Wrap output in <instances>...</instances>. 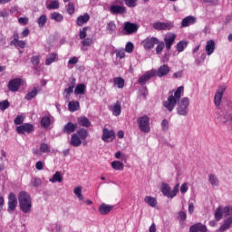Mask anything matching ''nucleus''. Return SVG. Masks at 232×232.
Returning <instances> with one entry per match:
<instances>
[{
	"mask_svg": "<svg viewBox=\"0 0 232 232\" xmlns=\"http://www.w3.org/2000/svg\"><path fill=\"white\" fill-rule=\"evenodd\" d=\"M182 93H184V86L178 87L174 94L169 92L167 101L163 102V106L168 111H172L175 110L178 102V114L186 117L188 115V108H189V98L184 97L180 100Z\"/></svg>",
	"mask_w": 232,
	"mask_h": 232,
	"instance_id": "nucleus-1",
	"label": "nucleus"
},
{
	"mask_svg": "<svg viewBox=\"0 0 232 232\" xmlns=\"http://www.w3.org/2000/svg\"><path fill=\"white\" fill-rule=\"evenodd\" d=\"M18 202L23 213H30L32 211V198L26 191H21L19 193Z\"/></svg>",
	"mask_w": 232,
	"mask_h": 232,
	"instance_id": "nucleus-2",
	"label": "nucleus"
},
{
	"mask_svg": "<svg viewBox=\"0 0 232 232\" xmlns=\"http://www.w3.org/2000/svg\"><path fill=\"white\" fill-rule=\"evenodd\" d=\"M179 189H180L179 183H177L172 190L171 187H169L168 183L161 184V193L164 195V197H167L168 198H175V197H177V194L179 193Z\"/></svg>",
	"mask_w": 232,
	"mask_h": 232,
	"instance_id": "nucleus-3",
	"label": "nucleus"
},
{
	"mask_svg": "<svg viewBox=\"0 0 232 232\" xmlns=\"http://www.w3.org/2000/svg\"><path fill=\"white\" fill-rule=\"evenodd\" d=\"M137 122L140 131H143V133H150V117H148V115L139 117Z\"/></svg>",
	"mask_w": 232,
	"mask_h": 232,
	"instance_id": "nucleus-4",
	"label": "nucleus"
},
{
	"mask_svg": "<svg viewBox=\"0 0 232 232\" xmlns=\"http://www.w3.org/2000/svg\"><path fill=\"white\" fill-rule=\"evenodd\" d=\"M115 137H117L115 130H109L106 127L102 129V140H103V142H113V140H115Z\"/></svg>",
	"mask_w": 232,
	"mask_h": 232,
	"instance_id": "nucleus-5",
	"label": "nucleus"
},
{
	"mask_svg": "<svg viewBox=\"0 0 232 232\" xmlns=\"http://www.w3.org/2000/svg\"><path fill=\"white\" fill-rule=\"evenodd\" d=\"M23 84V79L14 78L9 81L7 88L9 92H19L21 85Z\"/></svg>",
	"mask_w": 232,
	"mask_h": 232,
	"instance_id": "nucleus-6",
	"label": "nucleus"
},
{
	"mask_svg": "<svg viewBox=\"0 0 232 232\" xmlns=\"http://www.w3.org/2000/svg\"><path fill=\"white\" fill-rule=\"evenodd\" d=\"M157 44H159V38L153 36H149L142 41L144 50H151Z\"/></svg>",
	"mask_w": 232,
	"mask_h": 232,
	"instance_id": "nucleus-7",
	"label": "nucleus"
},
{
	"mask_svg": "<svg viewBox=\"0 0 232 232\" xmlns=\"http://www.w3.org/2000/svg\"><path fill=\"white\" fill-rule=\"evenodd\" d=\"M227 87H226V85H222L221 87H219L215 94L214 97V104L215 106L218 107L220 106V103L222 102V97L224 95V92H226Z\"/></svg>",
	"mask_w": 232,
	"mask_h": 232,
	"instance_id": "nucleus-8",
	"label": "nucleus"
},
{
	"mask_svg": "<svg viewBox=\"0 0 232 232\" xmlns=\"http://www.w3.org/2000/svg\"><path fill=\"white\" fill-rule=\"evenodd\" d=\"M15 208H17V197H15V194L11 192L8 196L7 211L9 213H13V211H15Z\"/></svg>",
	"mask_w": 232,
	"mask_h": 232,
	"instance_id": "nucleus-9",
	"label": "nucleus"
},
{
	"mask_svg": "<svg viewBox=\"0 0 232 232\" xmlns=\"http://www.w3.org/2000/svg\"><path fill=\"white\" fill-rule=\"evenodd\" d=\"M173 23L171 22H156L152 24V28H154V30H171V28H173Z\"/></svg>",
	"mask_w": 232,
	"mask_h": 232,
	"instance_id": "nucleus-10",
	"label": "nucleus"
},
{
	"mask_svg": "<svg viewBox=\"0 0 232 232\" xmlns=\"http://www.w3.org/2000/svg\"><path fill=\"white\" fill-rule=\"evenodd\" d=\"M16 131L19 135H24V133H32V131H34V125L30 123H24L16 127Z\"/></svg>",
	"mask_w": 232,
	"mask_h": 232,
	"instance_id": "nucleus-11",
	"label": "nucleus"
},
{
	"mask_svg": "<svg viewBox=\"0 0 232 232\" xmlns=\"http://www.w3.org/2000/svg\"><path fill=\"white\" fill-rule=\"evenodd\" d=\"M110 12L111 14L115 15H123V14H126L128 12V9H126V6L124 5H112L110 7Z\"/></svg>",
	"mask_w": 232,
	"mask_h": 232,
	"instance_id": "nucleus-12",
	"label": "nucleus"
},
{
	"mask_svg": "<svg viewBox=\"0 0 232 232\" xmlns=\"http://www.w3.org/2000/svg\"><path fill=\"white\" fill-rule=\"evenodd\" d=\"M123 29L126 32V35H131V34H135L139 30V25L130 22H125Z\"/></svg>",
	"mask_w": 232,
	"mask_h": 232,
	"instance_id": "nucleus-13",
	"label": "nucleus"
},
{
	"mask_svg": "<svg viewBox=\"0 0 232 232\" xmlns=\"http://www.w3.org/2000/svg\"><path fill=\"white\" fill-rule=\"evenodd\" d=\"M175 39H177V34L170 33L164 38V43L167 50H171V46L175 43Z\"/></svg>",
	"mask_w": 232,
	"mask_h": 232,
	"instance_id": "nucleus-14",
	"label": "nucleus"
},
{
	"mask_svg": "<svg viewBox=\"0 0 232 232\" xmlns=\"http://www.w3.org/2000/svg\"><path fill=\"white\" fill-rule=\"evenodd\" d=\"M169 70L170 69L168 64H163L159 67L157 72H155V75H157V77H166V75H168V73H169Z\"/></svg>",
	"mask_w": 232,
	"mask_h": 232,
	"instance_id": "nucleus-15",
	"label": "nucleus"
},
{
	"mask_svg": "<svg viewBox=\"0 0 232 232\" xmlns=\"http://www.w3.org/2000/svg\"><path fill=\"white\" fill-rule=\"evenodd\" d=\"M189 232H208V227L202 223H195L190 226Z\"/></svg>",
	"mask_w": 232,
	"mask_h": 232,
	"instance_id": "nucleus-16",
	"label": "nucleus"
},
{
	"mask_svg": "<svg viewBox=\"0 0 232 232\" xmlns=\"http://www.w3.org/2000/svg\"><path fill=\"white\" fill-rule=\"evenodd\" d=\"M232 226V216L227 218L218 228V232H226Z\"/></svg>",
	"mask_w": 232,
	"mask_h": 232,
	"instance_id": "nucleus-17",
	"label": "nucleus"
},
{
	"mask_svg": "<svg viewBox=\"0 0 232 232\" xmlns=\"http://www.w3.org/2000/svg\"><path fill=\"white\" fill-rule=\"evenodd\" d=\"M195 23H197V18L189 15L182 19L181 27L186 28V26H190V24H195Z\"/></svg>",
	"mask_w": 232,
	"mask_h": 232,
	"instance_id": "nucleus-18",
	"label": "nucleus"
},
{
	"mask_svg": "<svg viewBox=\"0 0 232 232\" xmlns=\"http://www.w3.org/2000/svg\"><path fill=\"white\" fill-rule=\"evenodd\" d=\"M151 77H155V71H150L143 74L139 78L138 82L139 84H145L150 79H151Z\"/></svg>",
	"mask_w": 232,
	"mask_h": 232,
	"instance_id": "nucleus-19",
	"label": "nucleus"
},
{
	"mask_svg": "<svg viewBox=\"0 0 232 232\" xmlns=\"http://www.w3.org/2000/svg\"><path fill=\"white\" fill-rule=\"evenodd\" d=\"M77 130V123H72L68 122L64 125L63 129V133H67V135H70V133H73Z\"/></svg>",
	"mask_w": 232,
	"mask_h": 232,
	"instance_id": "nucleus-20",
	"label": "nucleus"
},
{
	"mask_svg": "<svg viewBox=\"0 0 232 232\" xmlns=\"http://www.w3.org/2000/svg\"><path fill=\"white\" fill-rule=\"evenodd\" d=\"M111 209H113V205H108V204L102 203L99 207L98 211L102 215H108V213H110Z\"/></svg>",
	"mask_w": 232,
	"mask_h": 232,
	"instance_id": "nucleus-21",
	"label": "nucleus"
},
{
	"mask_svg": "<svg viewBox=\"0 0 232 232\" xmlns=\"http://www.w3.org/2000/svg\"><path fill=\"white\" fill-rule=\"evenodd\" d=\"M90 21V15L88 13H85L83 15H80L76 19V24L77 26H82L83 24H86Z\"/></svg>",
	"mask_w": 232,
	"mask_h": 232,
	"instance_id": "nucleus-22",
	"label": "nucleus"
},
{
	"mask_svg": "<svg viewBox=\"0 0 232 232\" xmlns=\"http://www.w3.org/2000/svg\"><path fill=\"white\" fill-rule=\"evenodd\" d=\"M78 125L82 128H90L92 126V121L85 116H82L78 118Z\"/></svg>",
	"mask_w": 232,
	"mask_h": 232,
	"instance_id": "nucleus-23",
	"label": "nucleus"
},
{
	"mask_svg": "<svg viewBox=\"0 0 232 232\" xmlns=\"http://www.w3.org/2000/svg\"><path fill=\"white\" fill-rule=\"evenodd\" d=\"M70 144L71 146H73V148H79V146L82 144V141L77 134H72L71 137Z\"/></svg>",
	"mask_w": 232,
	"mask_h": 232,
	"instance_id": "nucleus-24",
	"label": "nucleus"
},
{
	"mask_svg": "<svg viewBox=\"0 0 232 232\" xmlns=\"http://www.w3.org/2000/svg\"><path fill=\"white\" fill-rule=\"evenodd\" d=\"M144 202L145 204H148V206H150V208H157V204H159L157 198L151 196H146L144 198Z\"/></svg>",
	"mask_w": 232,
	"mask_h": 232,
	"instance_id": "nucleus-25",
	"label": "nucleus"
},
{
	"mask_svg": "<svg viewBox=\"0 0 232 232\" xmlns=\"http://www.w3.org/2000/svg\"><path fill=\"white\" fill-rule=\"evenodd\" d=\"M206 52L208 55H212L215 52V41L209 40L207 42Z\"/></svg>",
	"mask_w": 232,
	"mask_h": 232,
	"instance_id": "nucleus-26",
	"label": "nucleus"
},
{
	"mask_svg": "<svg viewBox=\"0 0 232 232\" xmlns=\"http://www.w3.org/2000/svg\"><path fill=\"white\" fill-rule=\"evenodd\" d=\"M112 115L119 117L121 112V102L117 101L115 104L111 107Z\"/></svg>",
	"mask_w": 232,
	"mask_h": 232,
	"instance_id": "nucleus-27",
	"label": "nucleus"
},
{
	"mask_svg": "<svg viewBox=\"0 0 232 232\" xmlns=\"http://www.w3.org/2000/svg\"><path fill=\"white\" fill-rule=\"evenodd\" d=\"M106 30L108 34H110L111 35H113V34L117 32V24H115V22L114 21L109 22L107 24Z\"/></svg>",
	"mask_w": 232,
	"mask_h": 232,
	"instance_id": "nucleus-28",
	"label": "nucleus"
},
{
	"mask_svg": "<svg viewBox=\"0 0 232 232\" xmlns=\"http://www.w3.org/2000/svg\"><path fill=\"white\" fill-rule=\"evenodd\" d=\"M112 169H116V171H123L124 164L119 160L112 161L111 163Z\"/></svg>",
	"mask_w": 232,
	"mask_h": 232,
	"instance_id": "nucleus-29",
	"label": "nucleus"
},
{
	"mask_svg": "<svg viewBox=\"0 0 232 232\" xmlns=\"http://www.w3.org/2000/svg\"><path fill=\"white\" fill-rule=\"evenodd\" d=\"M37 93H39L37 87H34L33 90L29 92L24 98L26 101H32V99H35V97H37Z\"/></svg>",
	"mask_w": 232,
	"mask_h": 232,
	"instance_id": "nucleus-30",
	"label": "nucleus"
},
{
	"mask_svg": "<svg viewBox=\"0 0 232 232\" xmlns=\"http://www.w3.org/2000/svg\"><path fill=\"white\" fill-rule=\"evenodd\" d=\"M229 121H232V111H227L223 113V116L221 117V122L226 124V122H229Z\"/></svg>",
	"mask_w": 232,
	"mask_h": 232,
	"instance_id": "nucleus-31",
	"label": "nucleus"
},
{
	"mask_svg": "<svg viewBox=\"0 0 232 232\" xmlns=\"http://www.w3.org/2000/svg\"><path fill=\"white\" fill-rule=\"evenodd\" d=\"M49 181H51L53 184H55V182H63V174H61L60 171H56Z\"/></svg>",
	"mask_w": 232,
	"mask_h": 232,
	"instance_id": "nucleus-32",
	"label": "nucleus"
},
{
	"mask_svg": "<svg viewBox=\"0 0 232 232\" xmlns=\"http://www.w3.org/2000/svg\"><path fill=\"white\" fill-rule=\"evenodd\" d=\"M69 111H77L79 108H81V105L79 104V102L72 101L68 103Z\"/></svg>",
	"mask_w": 232,
	"mask_h": 232,
	"instance_id": "nucleus-33",
	"label": "nucleus"
},
{
	"mask_svg": "<svg viewBox=\"0 0 232 232\" xmlns=\"http://www.w3.org/2000/svg\"><path fill=\"white\" fill-rule=\"evenodd\" d=\"M188 48V42L186 41H180L176 45V50L179 53H181V52H184V49Z\"/></svg>",
	"mask_w": 232,
	"mask_h": 232,
	"instance_id": "nucleus-34",
	"label": "nucleus"
},
{
	"mask_svg": "<svg viewBox=\"0 0 232 232\" xmlns=\"http://www.w3.org/2000/svg\"><path fill=\"white\" fill-rule=\"evenodd\" d=\"M77 136L82 140H86L88 139V130L84 128L80 129L77 131Z\"/></svg>",
	"mask_w": 232,
	"mask_h": 232,
	"instance_id": "nucleus-35",
	"label": "nucleus"
},
{
	"mask_svg": "<svg viewBox=\"0 0 232 232\" xmlns=\"http://www.w3.org/2000/svg\"><path fill=\"white\" fill-rule=\"evenodd\" d=\"M51 122H52V120L50 119V116H44L41 119V126H42V128H49Z\"/></svg>",
	"mask_w": 232,
	"mask_h": 232,
	"instance_id": "nucleus-36",
	"label": "nucleus"
},
{
	"mask_svg": "<svg viewBox=\"0 0 232 232\" xmlns=\"http://www.w3.org/2000/svg\"><path fill=\"white\" fill-rule=\"evenodd\" d=\"M222 207H218L216 210H215V219L217 222H220V220H222V218L224 217V214L222 213Z\"/></svg>",
	"mask_w": 232,
	"mask_h": 232,
	"instance_id": "nucleus-37",
	"label": "nucleus"
},
{
	"mask_svg": "<svg viewBox=\"0 0 232 232\" xmlns=\"http://www.w3.org/2000/svg\"><path fill=\"white\" fill-rule=\"evenodd\" d=\"M51 19L53 21H56V23H62V21L64 19V16H63V14L60 13L54 12L51 14Z\"/></svg>",
	"mask_w": 232,
	"mask_h": 232,
	"instance_id": "nucleus-38",
	"label": "nucleus"
},
{
	"mask_svg": "<svg viewBox=\"0 0 232 232\" xmlns=\"http://www.w3.org/2000/svg\"><path fill=\"white\" fill-rule=\"evenodd\" d=\"M113 82L115 84V86H117V88L122 89L124 88V80L122 79V77H115L113 79Z\"/></svg>",
	"mask_w": 232,
	"mask_h": 232,
	"instance_id": "nucleus-39",
	"label": "nucleus"
},
{
	"mask_svg": "<svg viewBox=\"0 0 232 232\" xmlns=\"http://www.w3.org/2000/svg\"><path fill=\"white\" fill-rule=\"evenodd\" d=\"M85 90H86V86L83 83H81L75 87L74 93L76 95H82Z\"/></svg>",
	"mask_w": 232,
	"mask_h": 232,
	"instance_id": "nucleus-40",
	"label": "nucleus"
},
{
	"mask_svg": "<svg viewBox=\"0 0 232 232\" xmlns=\"http://www.w3.org/2000/svg\"><path fill=\"white\" fill-rule=\"evenodd\" d=\"M208 182L212 186H218V184H219L218 178L216 175H214V174H209V176H208Z\"/></svg>",
	"mask_w": 232,
	"mask_h": 232,
	"instance_id": "nucleus-41",
	"label": "nucleus"
},
{
	"mask_svg": "<svg viewBox=\"0 0 232 232\" xmlns=\"http://www.w3.org/2000/svg\"><path fill=\"white\" fill-rule=\"evenodd\" d=\"M55 59H57V53H53L49 55L48 58H46L45 60V65L46 66H50V64H52V63L55 62Z\"/></svg>",
	"mask_w": 232,
	"mask_h": 232,
	"instance_id": "nucleus-42",
	"label": "nucleus"
},
{
	"mask_svg": "<svg viewBox=\"0 0 232 232\" xmlns=\"http://www.w3.org/2000/svg\"><path fill=\"white\" fill-rule=\"evenodd\" d=\"M40 151L42 153H50L51 151L50 145H48L47 143L42 142L40 144Z\"/></svg>",
	"mask_w": 232,
	"mask_h": 232,
	"instance_id": "nucleus-43",
	"label": "nucleus"
},
{
	"mask_svg": "<svg viewBox=\"0 0 232 232\" xmlns=\"http://www.w3.org/2000/svg\"><path fill=\"white\" fill-rule=\"evenodd\" d=\"M31 63H32L34 70H37V68H39V63H41V60H40L39 56H33L31 58Z\"/></svg>",
	"mask_w": 232,
	"mask_h": 232,
	"instance_id": "nucleus-44",
	"label": "nucleus"
},
{
	"mask_svg": "<svg viewBox=\"0 0 232 232\" xmlns=\"http://www.w3.org/2000/svg\"><path fill=\"white\" fill-rule=\"evenodd\" d=\"M46 21H48V18L46 17L45 14H42L39 18H38V25L40 28H43V26H44V24H46Z\"/></svg>",
	"mask_w": 232,
	"mask_h": 232,
	"instance_id": "nucleus-45",
	"label": "nucleus"
},
{
	"mask_svg": "<svg viewBox=\"0 0 232 232\" xmlns=\"http://www.w3.org/2000/svg\"><path fill=\"white\" fill-rule=\"evenodd\" d=\"M157 44V47H156V53L158 55H160V53H162V51L164 50V42H160L158 40V44Z\"/></svg>",
	"mask_w": 232,
	"mask_h": 232,
	"instance_id": "nucleus-46",
	"label": "nucleus"
},
{
	"mask_svg": "<svg viewBox=\"0 0 232 232\" xmlns=\"http://www.w3.org/2000/svg\"><path fill=\"white\" fill-rule=\"evenodd\" d=\"M8 108H10V102H8V100L0 102V110L2 111H5V110H8Z\"/></svg>",
	"mask_w": 232,
	"mask_h": 232,
	"instance_id": "nucleus-47",
	"label": "nucleus"
},
{
	"mask_svg": "<svg viewBox=\"0 0 232 232\" xmlns=\"http://www.w3.org/2000/svg\"><path fill=\"white\" fill-rule=\"evenodd\" d=\"M48 10H57L59 8V1L54 0L47 5Z\"/></svg>",
	"mask_w": 232,
	"mask_h": 232,
	"instance_id": "nucleus-48",
	"label": "nucleus"
},
{
	"mask_svg": "<svg viewBox=\"0 0 232 232\" xmlns=\"http://www.w3.org/2000/svg\"><path fill=\"white\" fill-rule=\"evenodd\" d=\"M67 14H69V15H73V14H75V5L72 2L67 5Z\"/></svg>",
	"mask_w": 232,
	"mask_h": 232,
	"instance_id": "nucleus-49",
	"label": "nucleus"
},
{
	"mask_svg": "<svg viewBox=\"0 0 232 232\" xmlns=\"http://www.w3.org/2000/svg\"><path fill=\"white\" fill-rule=\"evenodd\" d=\"M126 6L129 8H135L137 6V0H123Z\"/></svg>",
	"mask_w": 232,
	"mask_h": 232,
	"instance_id": "nucleus-50",
	"label": "nucleus"
},
{
	"mask_svg": "<svg viewBox=\"0 0 232 232\" xmlns=\"http://www.w3.org/2000/svg\"><path fill=\"white\" fill-rule=\"evenodd\" d=\"M225 217H232V206H227L223 208Z\"/></svg>",
	"mask_w": 232,
	"mask_h": 232,
	"instance_id": "nucleus-51",
	"label": "nucleus"
},
{
	"mask_svg": "<svg viewBox=\"0 0 232 232\" xmlns=\"http://www.w3.org/2000/svg\"><path fill=\"white\" fill-rule=\"evenodd\" d=\"M13 46H18L19 48H24L26 46V43L23 40H16V42H14Z\"/></svg>",
	"mask_w": 232,
	"mask_h": 232,
	"instance_id": "nucleus-52",
	"label": "nucleus"
},
{
	"mask_svg": "<svg viewBox=\"0 0 232 232\" xmlns=\"http://www.w3.org/2000/svg\"><path fill=\"white\" fill-rule=\"evenodd\" d=\"M133 48H135L133 43L128 42L125 45V52H127V53H131L133 52Z\"/></svg>",
	"mask_w": 232,
	"mask_h": 232,
	"instance_id": "nucleus-53",
	"label": "nucleus"
},
{
	"mask_svg": "<svg viewBox=\"0 0 232 232\" xmlns=\"http://www.w3.org/2000/svg\"><path fill=\"white\" fill-rule=\"evenodd\" d=\"M72 93H73V89L72 87L65 88L63 91V95L66 99H70Z\"/></svg>",
	"mask_w": 232,
	"mask_h": 232,
	"instance_id": "nucleus-54",
	"label": "nucleus"
},
{
	"mask_svg": "<svg viewBox=\"0 0 232 232\" xmlns=\"http://www.w3.org/2000/svg\"><path fill=\"white\" fill-rule=\"evenodd\" d=\"M178 218L179 222H185V220L188 218V214H186L185 211H179Z\"/></svg>",
	"mask_w": 232,
	"mask_h": 232,
	"instance_id": "nucleus-55",
	"label": "nucleus"
},
{
	"mask_svg": "<svg viewBox=\"0 0 232 232\" xmlns=\"http://www.w3.org/2000/svg\"><path fill=\"white\" fill-rule=\"evenodd\" d=\"M82 46H92V44H93V39L92 38H85L82 42Z\"/></svg>",
	"mask_w": 232,
	"mask_h": 232,
	"instance_id": "nucleus-56",
	"label": "nucleus"
},
{
	"mask_svg": "<svg viewBox=\"0 0 232 232\" xmlns=\"http://www.w3.org/2000/svg\"><path fill=\"white\" fill-rule=\"evenodd\" d=\"M88 32V27H83L82 29L80 30L79 37L80 39H86V35Z\"/></svg>",
	"mask_w": 232,
	"mask_h": 232,
	"instance_id": "nucleus-57",
	"label": "nucleus"
},
{
	"mask_svg": "<svg viewBox=\"0 0 232 232\" xmlns=\"http://www.w3.org/2000/svg\"><path fill=\"white\" fill-rule=\"evenodd\" d=\"M116 57L118 59H124V57H126V53L124 52V50H117L116 51Z\"/></svg>",
	"mask_w": 232,
	"mask_h": 232,
	"instance_id": "nucleus-58",
	"label": "nucleus"
},
{
	"mask_svg": "<svg viewBox=\"0 0 232 232\" xmlns=\"http://www.w3.org/2000/svg\"><path fill=\"white\" fill-rule=\"evenodd\" d=\"M161 128L164 131H168V129L169 128V122L168 121V120L164 119L161 121Z\"/></svg>",
	"mask_w": 232,
	"mask_h": 232,
	"instance_id": "nucleus-59",
	"label": "nucleus"
},
{
	"mask_svg": "<svg viewBox=\"0 0 232 232\" xmlns=\"http://www.w3.org/2000/svg\"><path fill=\"white\" fill-rule=\"evenodd\" d=\"M23 122H24V118H23V116H21V115H18L14 119V124H16V126H19L20 124H23Z\"/></svg>",
	"mask_w": 232,
	"mask_h": 232,
	"instance_id": "nucleus-60",
	"label": "nucleus"
},
{
	"mask_svg": "<svg viewBox=\"0 0 232 232\" xmlns=\"http://www.w3.org/2000/svg\"><path fill=\"white\" fill-rule=\"evenodd\" d=\"M188 183H183L180 187V193H182L184 195V193H188Z\"/></svg>",
	"mask_w": 232,
	"mask_h": 232,
	"instance_id": "nucleus-61",
	"label": "nucleus"
},
{
	"mask_svg": "<svg viewBox=\"0 0 232 232\" xmlns=\"http://www.w3.org/2000/svg\"><path fill=\"white\" fill-rule=\"evenodd\" d=\"M18 23L20 24H24V26H26V24H28V18L27 17H20L18 19Z\"/></svg>",
	"mask_w": 232,
	"mask_h": 232,
	"instance_id": "nucleus-62",
	"label": "nucleus"
},
{
	"mask_svg": "<svg viewBox=\"0 0 232 232\" xmlns=\"http://www.w3.org/2000/svg\"><path fill=\"white\" fill-rule=\"evenodd\" d=\"M33 186L34 188H39V186H41V179H38V178L33 179Z\"/></svg>",
	"mask_w": 232,
	"mask_h": 232,
	"instance_id": "nucleus-63",
	"label": "nucleus"
},
{
	"mask_svg": "<svg viewBox=\"0 0 232 232\" xmlns=\"http://www.w3.org/2000/svg\"><path fill=\"white\" fill-rule=\"evenodd\" d=\"M35 168L38 171L43 170V168H44V163H43V161H37L35 163Z\"/></svg>",
	"mask_w": 232,
	"mask_h": 232,
	"instance_id": "nucleus-64",
	"label": "nucleus"
}]
</instances>
